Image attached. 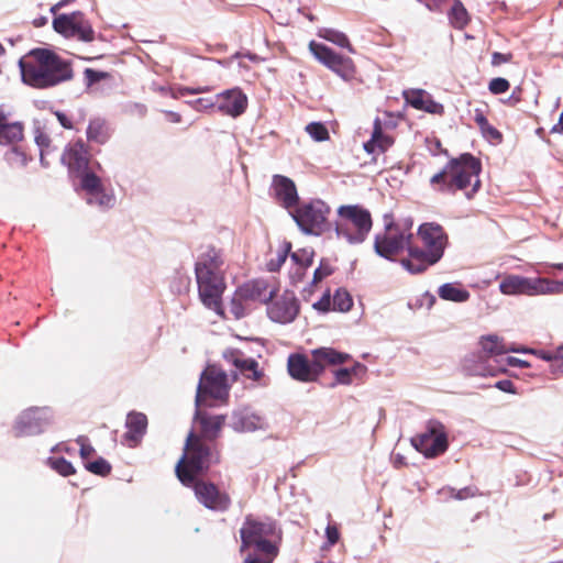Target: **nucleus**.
I'll return each instance as SVG.
<instances>
[{"mask_svg": "<svg viewBox=\"0 0 563 563\" xmlns=\"http://www.w3.org/2000/svg\"><path fill=\"white\" fill-rule=\"evenodd\" d=\"M30 60L20 59L23 82L35 88H47L73 77L70 65L47 49L31 53Z\"/></svg>", "mask_w": 563, "mask_h": 563, "instance_id": "nucleus-1", "label": "nucleus"}, {"mask_svg": "<svg viewBox=\"0 0 563 563\" xmlns=\"http://www.w3.org/2000/svg\"><path fill=\"white\" fill-rule=\"evenodd\" d=\"M420 246H408V257L402 258L401 266L410 274H420L437 264L443 256L448 246V234L444 229L434 222L422 223L418 228Z\"/></svg>", "mask_w": 563, "mask_h": 563, "instance_id": "nucleus-2", "label": "nucleus"}, {"mask_svg": "<svg viewBox=\"0 0 563 563\" xmlns=\"http://www.w3.org/2000/svg\"><path fill=\"white\" fill-rule=\"evenodd\" d=\"M481 162L471 154H462L451 159L442 170L430 179L431 186L440 191L464 190L470 199L481 187Z\"/></svg>", "mask_w": 563, "mask_h": 563, "instance_id": "nucleus-3", "label": "nucleus"}, {"mask_svg": "<svg viewBox=\"0 0 563 563\" xmlns=\"http://www.w3.org/2000/svg\"><path fill=\"white\" fill-rule=\"evenodd\" d=\"M214 462H218V455L189 433L185 453L176 465L177 477L184 485L190 486L196 481V476L208 470Z\"/></svg>", "mask_w": 563, "mask_h": 563, "instance_id": "nucleus-4", "label": "nucleus"}, {"mask_svg": "<svg viewBox=\"0 0 563 563\" xmlns=\"http://www.w3.org/2000/svg\"><path fill=\"white\" fill-rule=\"evenodd\" d=\"M240 536L242 541L241 551L254 548L256 551L272 558H275L278 553L275 540L279 536L275 523L272 521H257L246 518L240 529Z\"/></svg>", "mask_w": 563, "mask_h": 563, "instance_id": "nucleus-5", "label": "nucleus"}, {"mask_svg": "<svg viewBox=\"0 0 563 563\" xmlns=\"http://www.w3.org/2000/svg\"><path fill=\"white\" fill-rule=\"evenodd\" d=\"M340 219L335 224L338 238L350 244L362 243L372 229L371 213L358 206H341L338 210Z\"/></svg>", "mask_w": 563, "mask_h": 563, "instance_id": "nucleus-6", "label": "nucleus"}, {"mask_svg": "<svg viewBox=\"0 0 563 563\" xmlns=\"http://www.w3.org/2000/svg\"><path fill=\"white\" fill-rule=\"evenodd\" d=\"M499 290L504 295H560L563 294V279L529 278L519 275H508L499 284Z\"/></svg>", "mask_w": 563, "mask_h": 563, "instance_id": "nucleus-7", "label": "nucleus"}, {"mask_svg": "<svg viewBox=\"0 0 563 563\" xmlns=\"http://www.w3.org/2000/svg\"><path fill=\"white\" fill-rule=\"evenodd\" d=\"M330 207L320 199L303 201L290 216L305 234L321 235L329 227Z\"/></svg>", "mask_w": 563, "mask_h": 563, "instance_id": "nucleus-8", "label": "nucleus"}, {"mask_svg": "<svg viewBox=\"0 0 563 563\" xmlns=\"http://www.w3.org/2000/svg\"><path fill=\"white\" fill-rule=\"evenodd\" d=\"M229 396L228 376L216 365L208 366L200 375L196 394V407L213 406Z\"/></svg>", "mask_w": 563, "mask_h": 563, "instance_id": "nucleus-9", "label": "nucleus"}, {"mask_svg": "<svg viewBox=\"0 0 563 563\" xmlns=\"http://www.w3.org/2000/svg\"><path fill=\"white\" fill-rule=\"evenodd\" d=\"M411 227L410 220L387 224L384 233L377 234L375 238V252L382 257L391 260L405 247L408 250V246H412Z\"/></svg>", "mask_w": 563, "mask_h": 563, "instance_id": "nucleus-10", "label": "nucleus"}, {"mask_svg": "<svg viewBox=\"0 0 563 563\" xmlns=\"http://www.w3.org/2000/svg\"><path fill=\"white\" fill-rule=\"evenodd\" d=\"M53 29L66 38H75L86 43L95 40L92 25L80 11L56 15L53 19Z\"/></svg>", "mask_w": 563, "mask_h": 563, "instance_id": "nucleus-11", "label": "nucleus"}, {"mask_svg": "<svg viewBox=\"0 0 563 563\" xmlns=\"http://www.w3.org/2000/svg\"><path fill=\"white\" fill-rule=\"evenodd\" d=\"M54 421L48 407H32L22 411L15 419L13 432L16 437H30L44 432Z\"/></svg>", "mask_w": 563, "mask_h": 563, "instance_id": "nucleus-12", "label": "nucleus"}, {"mask_svg": "<svg viewBox=\"0 0 563 563\" xmlns=\"http://www.w3.org/2000/svg\"><path fill=\"white\" fill-rule=\"evenodd\" d=\"M199 297L202 303L222 316L221 296L224 290V282L221 273H212L200 268L196 273Z\"/></svg>", "mask_w": 563, "mask_h": 563, "instance_id": "nucleus-13", "label": "nucleus"}, {"mask_svg": "<svg viewBox=\"0 0 563 563\" xmlns=\"http://www.w3.org/2000/svg\"><path fill=\"white\" fill-rule=\"evenodd\" d=\"M417 451L426 457H435L448 449V435L444 426L435 420L428 422L424 432L411 440Z\"/></svg>", "mask_w": 563, "mask_h": 563, "instance_id": "nucleus-14", "label": "nucleus"}, {"mask_svg": "<svg viewBox=\"0 0 563 563\" xmlns=\"http://www.w3.org/2000/svg\"><path fill=\"white\" fill-rule=\"evenodd\" d=\"M309 49L321 64L342 79L350 80L354 77L355 66L350 57L339 55L330 47L314 41L309 43Z\"/></svg>", "mask_w": 563, "mask_h": 563, "instance_id": "nucleus-15", "label": "nucleus"}, {"mask_svg": "<svg viewBox=\"0 0 563 563\" xmlns=\"http://www.w3.org/2000/svg\"><path fill=\"white\" fill-rule=\"evenodd\" d=\"M229 427L239 433L265 431L268 422L264 416L250 407H240L232 411Z\"/></svg>", "mask_w": 563, "mask_h": 563, "instance_id": "nucleus-16", "label": "nucleus"}, {"mask_svg": "<svg viewBox=\"0 0 563 563\" xmlns=\"http://www.w3.org/2000/svg\"><path fill=\"white\" fill-rule=\"evenodd\" d=\"M274 280L256 278L244 283L238 288V297L245 301H260L266 303L277 292Z\"/></svg>", "mask_w": 563, "mask_h": 563, "instance_id": "nucleus-17", "label": "nucleus"}, {"mask_svg": "<svg viewBox=\"0 0 563 563\" xmlns=\"http://www.w3.org/2000/svg\"><path fill=\"white\" fill-rule=\"evenodd\" d=\"M298 311L299 305L295 294L291 291H285L267 308L269 319L283 324L294 321Z\"/></svg>", "mask_w": 563, "mask_h": 563, "instance_id": "nucleus-18", "label": "nucleus"}, {"mask_svg": "<svg viewBox=\"0 0 563 563\" xmlns=\"http://www.w3.org/2000/svg\"><path fill=\"white\" fill-rule=\"evenodd\" d=\"M191 486H194L197 499L207 508L223 511L229 507V496L220 492L213 484L195 481Z\"/></svg>", "mask_w": 563, "mask_h": 563, "instance_id": "nucleus-19", "label": "nucleus"}, {"mask_svg": "<svg viewBox=\"0 0 563 563\" xmlns=\"http://www.w3.org/2000/svg\"><path fill=\"white\" fill-rule=\"evenodd\" d=\"M272 194L287 210L292 211L298 206V192L295 183L283 175H274L272 179Z\"/></svg>", "mask_w": 563, "mask_h": 563, "instance_id": "nucleus-20", "label": "nucleus"}, {"mask_svg": "<svg viewBox=\"0 0 563 563\" xmlns=\"http://www.w3.org/2000/svg\"><path fill=\"white\" fill-rule=\"evenodd\" d=\"M216 106L221 113L236 118L245 111L247 98L240 89L233 88L216 95Z\"/></svg>", "mask_w": 563, "mask_h": 563, "instance_id": "nucleus-21", "label": "nucleus"}, {"mask_svg": "<svg viewBox=\"0 0 563 563\" xmlns=\"http://www.w3.org/2000/svg\"><path fill=\"white\" fill-rule=\"evenodd\" d=\"M287 367L289 375L300 382H313L319 376L313 357L309 360L301 354H291L288 357Z\"/></svg>", "mask_w": 563, "mask_h": 563, "instance_id": "nucleus-22", "label": "nucleus"}, {"mask_svg": "<svg viewBox=\"0 0 563 563\" xmlns=\"http://www.w3.org/2000/svg\"><path fill=\"white\" fill-rule=\"evenodd\" d=\"M405 101L417 110L431 114H442L444 107L433 100L432 96L422 89H408L404 91Z\"/></svg>", "mask_w": 563, "mask_h": 563, "instance_id": "nucleus-23", "label": "nucleus"}, {"mask_svg": "<svg viewBox=\"0 0 563 563\" xmlns=\"http://www.w3.org/2000/svg\"><path fill=\"white\" fill-rule=\"evenodd\" d=\"M224 360L234 365L247 378L257 380L262 373L258 369V363L254 358L245 357L240 351L228 349L223 352Z\"/></svg>", "mask_w": 563, "mask_h": 563, "instance_id": "nucleus-24", "label": "nucleus"}, {"mask_svg": "<svg viewBox=\"0 0 563 563\" xmlns=\"http://www.w3.org/2000/svg\"><path fill=\"white\" fill-rule=\"evenodd\" d=\"M62 162L67 165L70 170H86L89 163V155L85 144L80 141L69 144L62 156Z\"/></svg>", "mask_w": 563, "mask_h": 563, "instance_id": "nucleus-25", "label": "nucleus"}, {"mask_svg": "<svg viewBox=\"0 0 563 563\" xmlns=\"http://www.w3.org/2000/svg\"><path fill=\"white\" fill-rule=\"evenodd\" d=\"M319 375L327 366L339 365L350 360V355L339 352L332 347H320L311 352Z\"/></svg>", "mask_w": 563, "mask_h": 563, "instance_id": "nucleus-26", "label": "nucleus"}, {"mask_svg": "<svg viewBox=\"0 0 563 563\" xmlns=\"http://www.w3.org/2000/svg\"><path fill=\"white\" fill-rule=\"evenodd\" d=\"M125 427L128 429L125 439L130 446H134L146 431L147 418L142 412H130L126 417Z\"/></svg>", "mask_w": 563, "mask_h": 563, "instance_id": "nucleus-27", "label": "nucleus"}, {"mask_svg": "<svg viewBox=\"0 0 563 563\" xmlns=\"http://www.w3.org/2000/svg\"><path fill=\"white\" fill-rule=\"evenodd\" d=\"M393 144V139L384 134L380 120H374V126L371 140L364 143V150L368 154H378L385 152Z\"/></svg>", "mask_w": 563, "mask_h": 563, "instance_id": "nucleus-28", "label": "nucleus"}, {"mask_svg": "<svg viewBox=\"0 0 563 563\" xmlns=\"http://www.w3.org/2000/svg\"><path fill=\"white\" fill-rule=\"evenodd\" d=\"M23 128L20 122H9L8 118L0 112V144H12L21 141Z\"/></svg>", "mask_w": 563, "mask_h": 563, "instance_id": "nucleus-29", "label": "nucleus"}, {"mask_svg": "<svg viewBox=\"0 0 563 563\" xmlns=\"http://www.w3.org/2000/svg\"><path fill=\"white\" fill-rule=\"evenodd\" d=\"M195 418L200 423L202 433L210 439L219 434L225 419L224 416L221 415L207 416L202 413L199 408L196 410Z\"/></svg>", "mask_w": 563, "mask_h": 563, "instance_id": "nucleus-30", "label": "nucleus"}, {"mask_svg": "<svg viewBox=\"0 0 563 563\" xmlns=\"http://www.w3.org/2000/svg\"><path fill=\"white\" fill-rule=\"evenodd\" d=\"M222 265L223 260L221 256V253L217 251L216 249H208L205 253L201 254V256L198 258L196 263V273L200 268H203L205 271H210L212 273H221L222 274Z\"/></svg>", "mask_w": 563, "mask_h": 563, "instance_id": "nucleus-31", "label": "nucleus"}, {"mask_svg": "<svg viewBox=\"0 0 563 563\" xmlns=\"http://www.w3.org/2000/svg\"><path fill=\"white\" fill-rule=\"evenodd\" d=\"M481 346L484 352L489 355H501L508 352H520L515 345L506 344L498 335L490 334L483 336L481 340Z\"/></svg>", "mask_w": 563, "mask_h": 563, "instance_id": "nucleus-32", "label": "nucleus"}, {"mask_svg": "<svg viewBox=\"0 0 563 563\" xmlns=\"http://www.w3.org/2000/svg\"><path fill=\"white\" fill-rule=\"evenodd\" d=\"M439 297L443 300L464 302L468 300L470 292L457 284H443L438 290Z\"/></svg>", "mask_w": 563, "mask_h": 563, "instance_id": "nucleus-33", "label": "nucleus"}, {"mask_svg": "<svg viewBox=\"0 0 563 563\" xmlns=\"http://www.w3.org/2000/svg\"><path fill=\"white\" fill-rule=\"evenodd\" d=\"M87 137L90 142L104 144L110 137V132L106 122L101 119L91 120L87 128Z\"/></svg>", "mask_w": 563, "mask_h": 563, "instance_id": "nucleus-34", "label": "nucleus"}, {"mask_svg": "<svg viewBox=\"0 0 563 563\" xmlns=\"http://www.w3.org/2000/svg\"><path fill=\"white\" fill-rule=\"evenodd\" d=\"M87 202L96 206L101 210L110 209L115 203V196L112 190H107L104 187L96 192H91L87 196Z\"/></svg>", "mask_w": 563, "mask_h": 563, "instance_id": "nucleus-35", "label": "nucleus"}, {"mask_svg": "<svg viewBox=\"0 0 563 563\" xmlns=\"http://www.w3.org/2000/svg\"><path fill=\"white\" fill-rule=\"evenodd\" d=\"M319 36L340 47L347 48V51L351 53L354 52L347 36L340 31L333 29H323L319 31Z\"/></svg>", "mask_w": 563, "mask_h": 563, "instance_id": "nucleus-36", "label": "nucleus"}, {"mask_svg": "<svg viewBox=\"0 0 563 563\" xmlns=\"http://www.w3.org/2000/svg\"><path fill=\"white\" fill-rule=\"evenodd\" d=\"M474 120L476 124L479 126L484 137L493 141L501 140L500 132L489 124L488 120L481 110L475 111Z\"/></svg>", "mask_w": 563, "mask_h": 563, "instance_id": "nucleus-37", "label": "nucleus"}, {"mask_svg": "<svg viewBox=\"0 0 563 563\" xmlns=\"http://www.w3.org/2000/svg\"><path fill=\"white\" fill-rule=\"evenodd\" d=\"M451 24L456 29H463L468 23V14L463 3L455 0L449 14Z\"/></svg>", "mask_w": 563, "mask_h": 563, "instance_id": "nucleus-38", "label": "nucleus"}, {"mask_svg": "<svg viewBox=\"0 0 563 563\" xmlns=\"http://www.w3.org/2000/svg\"><path fill=\"white\" fill-rule=\"evenodd\" d=\"M81 187L86 191L87 196L91 192H96L103 188V183L92 170H84L81 175Z\"/></svg>", "mask_w": 563, "mask_h": 563, "instance_id": "nucleus-39", "label": "nucleus"}, {"mask_svg": "<svg viewBox=\"0 0 563 563\" xmlns=\"http://www.w3.org/2000/svg\"><path fill=\"white\" fill-rule=\"evenodd\" d=\"M290 249L291 245L288 242H284L278 247L276 255L272 257L267 263V268L269 272H276L282 267V265L286 262Z\"/></svg>", "mask_w": 563, "mask_h": 563, "instance_id": "nucleus-40", "label": "nucleus"}, {"mask_svg": "<svg viewBox=\"0 0 563 563\" xmlns=\"http://www.w3.org/2000/svg\"><path fill=\"white\" fill-rule=\"evenodd\" d=\"M332 305L334 310L346 312L352 308L353 300L346 290L339 289L333 296Z\"/></svg>", "mask_w": 563, "mask_h": 563, "instance_id": "nucleus-41", "label": "nucleus"}, {"mask_svg": "<svg viewBox=\"0 0 563 563\" xmlns=\"http://www.w3.org/2000/svg\"><path fill=\"white\" fill-rule=\"evenodd\" d=\"M365 367L355 363V365L351 368H340L334 372L336 384L349 385L352 383V377L358 373V371H363Z\"/></svg>", "mask_w": 563, "mask_h": 563, "instance_id": "nucleus-42", "label": "nucleus"}, {"mask_svg": "<svg viewBox=\"0 0 563 563\" xmlns=\"http://www.w3.org/2000/svg\"><path fill=\"white\" fill-rule=\"evenodd\" d=\"M306 132L316 142H323L329 139V131L321 122H311L306 126Z\"/></svg>", "mask_w": 563, "mask_h": 563, "instance_id": "nucleus-43", "label": "nucleus"}, {"mask_svg": "<svg viewBox=\"0 0 563 563\" xmlns=\"http://www.w3.org/2000/svg\"><path fill=\"white\" fill-rule=\"evenodd\" d=\"M47 463L54 471L63 476H68L75 473V468L71 463L63 457H49Z\"/></svg>", "mask_w": 563, "mask_h": 563, "instance_id": "nucleus-44", "label": "nucleus"}, {"mask_svg": "<svg viewBox=\"0 0 563 563\" xmlns=\"http://www.w3.org/2000/svg\"><path fill=\"white\" fill-rule=\"evenodd\" d=\"M313 260V251L302 249L291 254V261L302 267V272L311 266Z\"/></svg>", "mask_w": 563, "mask_h": 563, "instance_id": "nucleus-45", "label": "nucleus"}, {"mask_svg": "<svg viewBox=\"0 0 563 563\" xmlns=\"http://www.w3.org/2000/svg\"><path fill=\"white\" fill-rule=\"evenodd\" d=\"M7 162L13 167H23L27 163L25 153L13 146L5 153Z\"/></svg>", "mask_w": 563, "mask_h": 563, "instance_id": "nucleus-46", "label": "nucleus"}, {"mask_svg": "<svg viewBox=\"0 0 563 563\" xmlns=\"http://www.w3.org/2000/svg\"><path fill=\"white\" fill-rule=\"evenodd\" d=\"M86 468L97 475H108L111 471V465L102 457H99L98 460L87 463Z\"/></svg>", "mask_w": 563, "mask_h": 563, "instance_id": "nucleus-47", "label": "nucleus"}, {"mask_svg": "<svg viewBox=\"0 0 563 563\" xmlns=\"http://www.w3.org/2000/svg\"><path fill=\"white\" fill-rule=\"evenodd\" d=\"M35 142L40 148L41 163L43 166H47V164L45 163L44 156L47 153V148L49 146V137L44 132H42L40 129H36Z\"/></svg>", "mask_w": 563, "mask_h": 563, "instance_id": "nucleus-48", "label": "nucleus"}, {"mask_svg": "<svg viewBox=\"0 0 563 563\" xmlns=\"http://www.w3.org/2000/svg\"><path fill=\"white\" fill-rule=\"evenodd\" d=\"M552 374L556 377L563 375V344L554 350Z\"/></svg>", "mask_w": 563, "mask_h": 563, "instance_id": "nucleus-49", "label": "nucleus"}, {"mask_svg": "<svg viewBox=\"0 0 563 563\" xmlns=\"http://www.w3.org/2000/svg\"><path fill=\"white\" fill-rule=\"evenodd\" d=\"M191 107L197 111H207L217 109L216 96L212 98H198L190 102Z\"/></svg>", "mask_w": 563, "mask_h": 563, "instance_id": "nucleus-50", "label": "nucleus"}, {"mask_svg": "<svg viewBox=\"0 0 563 563\" xmlns=\"http://www.w3.org/2000/svg\"><path fill=\"white\" fill-rule=\"evenodd\" d=\"M488 88L492 93H504L509 89V82L505 78H494L490 80Z\"/></svg>", "mask_w": 563, "mask_h": 563, "instance_id": "nucleus-51", "label": "nucleus"}, {"mask_svg": "<svg viewBox=\"0 0 563 563\" xmlns=\"http://www.w3.org/2000/svg\"><path fill=\"white\" fill-rule=\"evenodd\" d=\"M519 350H520L519 353H531V354L538 356L539 358L549 362L550 363V372L552 373L554 350L553 351L532 350V349H519Z\"/></svg>", "mask_w": 563, "mask_h": 563, "instance_id": "nucleus-52", "label": "nucleus"}, {"mask_svg": "<svg viewBox=\"0 0 563 563\" xmlns=\"http://www.w3.org/2000/svg\"><path fill=\"white\" fill-rule=\"evenodd\" d=\"M327 543L325 549L333 547L340 539V532L335 525H328L325 528Z\"/></svg>", "mask_w": 563, "mask_h": 563, "instance_id": "nucleus-53", "label": "nucleus"}, {"mask_svg": "<svg viewBox=\"0 0 563 563\" xmlns=\"http://www.w3.org/2000/svg\"><path fill=\"white\" fill-rule=\"evenodd\" d=\"M242 301H244L242 298L238 297V291L235 292L234 298L232 299L230 303V312L234 316L235 319H240L245 316L246 311L245 308L242 305Z\"/></svg>", "mask_w": 563, "mask_h": 563, "instance_id": "nucleus-54", "label": "nucleus"}, {"mask_svg": "<svg viewBox=\"0 0 563 563\" xmlns=\"http://www.w3.org/2000/svg\"><path fill=\"white\" fill-rule=\"evenodd\" d=\"M451 496L457 500L467 499L470 497H474L477 493L475 487H464L462 489L455 490L454 488L449 489Z\"/></svg>", "mask_w": 563, "mask_h": 563, "instance_id": "nucleus-55", "label": "nucleus"}, {"mask_svg": "<svg viewBox=\"0 0 563 563\" xmlns=\"http://www.w3.org/2000/svg\"><path fill=\"white\" fill-rule=\"evenodd\" d=\"M332 267L328 264L321 263L313 273V283H319L327 276L331 275Z\"/></svg>", "mask_w": 563, "mask_h": 563, "instance_id": "nucleus-56", "label": "nucleus"}, {"mask_svg": "<svg viewBox=\"0 0 563 563\" xmlns=\"http://www.w3.org/2000/svg\"><path fill=\"white\" fill-rule=\"evenodd\" d=\"M77 442L80 444V456L85 460L88 459L93 452L95 449L86 443V439L84 437H79Z\"/></svg>", "mask_w": 563, "mask_h": 563, "instance_id": "nucleus-57", "label": "nucleus"}, {"mask_svg": "<svg viewBox=\"0 0 563 563\" xmlns=\"http://www.w3.org/2000/svg\"><path fill=\"white\" fill-rule=\"evenodd\" d=\"M495 387L498 388L499 390L505 391V393H510V394H515L516 393L514 383L511 380H509V379L498 380L495 384Z\"/></svg>", "mask_w": 563, "mask_h": 563, "instance_id": "nucleus-58", "label": "nucleus"}, {"mask_svg": "<svg viewBox=\"0 0 563 563\" xmlns=\"http://www.w3.org/2000/svg\"><path fill=\"white\" fill-rule=\"evenodd\" d=\"M510 57H511L510 55L495 52L492 56V64L500 65V64L507 63L510 60Z\"/></svg>", "mask_w": 563, "mask_h": 563, "instance_id": "nucleus-59", "label": "nucleus"}, {"mask_svg": "<svg viewBox=\"0 0 563 563\" xmlns=\"http://www.w3.org/2000/svg\"><path fill=\"white\" fill-rule=\"evenodd\" d=\"M55 114L63 128L73 129L71 121L68 119V117L65 113L57 111V112H55Z\"/></svg>", "mask_w": 563, "mask_h": 563, "instance_id": "nucleus-60", "label": "nucleus"}, {"mask_svg": "<svg viewBox=\"0 0 563 563\" xmlns=\"http://www.w3.org/2000/svg\"><path fill=\"white\" fill-rule=\"evenodd\" d=\"M472 375L486 376V375H495V369L486 368V367H476L474 369H470Z\"/></svg>", "mask_w": 563, "mask_h": 563, "instance_id": "nucleus-61", "label": "nucleus"}, {"mask_svg": "<svg viewBox=\"0 0 563 563\" xmlns=\"http://www.w3.org/2000/svg\"><path fill=\"white\" fill-rule=\"evenodd\" d=\"M86 77L90 84L100 80L104 75L92 69H86Z\"/></svg>", "mask_w": 563, "mask_h": 563, "instance_id": "nucleus-62", "label": "nucleus"}, {"mask_svg": "<svg viewBox=\"0 0 563 563\" xmlns=\"http://www.w3.org/2000/svg\"><path fill=\"white\" fill-rule=\"evenodd\" d=\"M507 362H508V365H510V366H516V367H521V368L530 366V364L527 361H523V360H520L517 357H512V356L508 357Z\"/></svg>", "mask_w": 563, "mask_h": 563, "instance_id": "nucleus-63", "label": "nucleus"}, {"mask_svg": "<svg viewBox=\"0 0 563 563\" xmlns=\"http://www.w3.org/2000/svg\"><path fill=\"white\" fill-rule=\"evenodd\" d=\"M272 560L273 558L272 556H268V559H260L257 556H254V555H249L244 563H272Z\"/></svg>", "mask_w": 563, "mask_h": 563, "instance_id": "nucleus-64", "label": "nucleus"}]
</instances>
